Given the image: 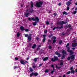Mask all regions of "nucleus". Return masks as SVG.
Wrapping results in <instances>:
<instances>
[{
    "mask_svg": "<svg viewBox=\"0 0 77 77\" xmlns=\"http://www.w3.org/2000/svg\"><path fill=\"white\" fill-rule=\"evenodd\" d=\"M28 20L30 21H31V20H32V21H36L37 23H38L39 21V19H38V17H36L35 18L34 17H32L31 19V18L29 17Z\"/></svg>",
    "mask_w": 77,
    "mask_h": 77,
    "instance_id": "1",
    "label": "nucleus"
},
{
    "mask_svg": "<svg viewBox=\"0 0 77 77\" xmlns=\"http://www.w3.org/2000/svg\"><path fill=\"white\" fill-rule=\"evenodd\" d=\"M42 5H43V2L42 1H40L36 3V6L37 8H41Z\"/></svg>",
    "mask_w": 77,
    "mask_h": 77,
    "instance_id": "2",
    "label": "nucleus"
},
{
    "mask_svg": "<svg viewBox=\"0 0 77 77\" xmlns=\"http://www.w3.org/2000/svg\"><path fill=\"white\" fill-rule=\"evenodd\" d=\"M59 60L58 57L55 55L54 56V58H52L51 59L52 62H55V61H57V60Z\"/></svg>",
    "mask_w": 77,
    "mask_h": 77,
    "instance_id": "3",
    "label": "nucleus"
},
{
    "mask_svg": "<svg viewBox=\"0 0 77 77\" xmlns=\"http://www.w3.org/2000/svg\"><path fill=\"white\" fill-rule=\"evenodd\" d=\"M67 22H64L63 21H61L60 22H59L57 23L58 24H60L61 26H63V24H67Z\"/></svg>",
    "mask_w": 77,
    "mask_h": 77,
    "instance_id": "4",
    "label": "nucleus"
},
{
    "mask_svg": "<svg viewBox=\"0 0 77 77\" xmlns=\"http://www.w3.org/2000/svg\"><path fill=\"white\" fill-rule=\"evenodd\" d=\"M43 42H45V41H46V35H43Z\"/></svg>",
    "mask_w": 77,
    "mask_h": 77,
    "instance_id": "5",
    "label": "nucleus"
},
{
    "mask_svg": "<svg viewBox=\"0 0 77 77\" xmlns=\"http://www.w3.org/2000/svg\"><path fill=\"white\" fill-rule=\"evenodd\" d=\"M63 54L64 55H67V52L65 50H63L62 52Z\"/></svg>",
    "mask_w": 77,
    "mask_h": 77,
    "instance_id": "6",
    "label": "nucleus"
},
{
    "mask_svg": "<svg viewBox=\"0 0 77 77\" xmlns=\"http://www.w3.org/2000/svg\"><path fill=\"white\" fill-rule=\"evenodd\" d=\"M63 54L64 55H67V52L65 50H63L62 52Z\"/></svg>",
    "mask_w": 77,
    "mask_h": 77,
    "instance_id": "7",
    "label": "nucleus"
},
{
    "mask_svg": "<svg viewBox=\"0 0 77 77\" xmlns=\"http://www.w3.org/2000/svg\"><path fill=\"white\" fill-rule=\"evenodd\" d=\"M55 54H56V55H57V56H58L59 57H60V56H61L60 54L59 53V52H58V51H56L55 52Z\"/></svg>",
    "mask_w": 77,
    "mask_h": 77,
    "instance_id": "8",
    "label": "nucleus"
},
{
    "mask_svg": "<svg viewBox=\"0 0 77 77\" xmlns=\"http://www.w3.org/2000/svg\"><path fill=\"white\" fill-rule=\"evenodd\" d=\"M20 63L22 65H25L26 64V62H24L23 60H20Z\"/></svg>",
    "mask_w": 77,
    "mask_h": 77,
    "instance_id": "9",
    "label": "nucleus"
},
{
    "mask_svg": "<svg viewBox=\"0 0 77 77\" xmlns=\"http://www.w3.org/2000/svg\"><path fill=\"white\" fill-rule=\"evenodd\" d=\"M75 55H72V56H70V59L72 60H74L75 59Z\"/></svg>",
    "mask_w": 77,
    "mask_h": 77,
    "instance_id": "10",
    "label": "nucleus"
},
{
    "mask_svg": "<svg viewBox=\"0 0 77 77\" xmlns=\"http://www.w3.org/2000/svg\"><path fill=\"white\" fill-rule=\"evenodd\" d=\"M30 14L29 13H26V12L24 13V15L25 17H28V15Z\"/></svg>",
    "mask_w": 77,
    "mask_h": 77,
    "instance_id": "11",
    "label": "nucleus"
},
{
    "mask_svg": "<svg viewBox=\"0 0 77 77\" xmlns=\"http://www.w3.org/2000/svg\"><path fill=\"white\" fill-rule=\"evenodd\" d=\"M71 2L69 1H68L67 2H66V5L67 6H70V5H71Z\"/></svg>",
    "mask_w": 77,
    "mask_h": 77,
    "instance_id": "12",
    "label": "nucleus"
},
{
    "mask_svg": "<svg viewBox=\"0 0 77 77\" xmlns=\"http://www.w3.org/2000/svg\"><path fill=\"white\" fill-rule=\"evenodd\" d=\"M27 38L29 41H31V40H32V37L30 36H28Z\"/></svg>",
    "mask_w": 77,
    "mask_h": 77,
    "instance_id": "13",
    "label": "nucleus"
},
{
    "mask_svg": "<svg viewBox=\"0 0 77 77\" xmlns=\"http://www.w3.org/2000/svg\"><path fill=\"white\" fill-rule=\"evenodd\" d=\"M36 47V44H34L33 46L32 47V48L33 49H34V48H35Z\"/></svg>",
    "mask_w": 77,
    "mask_h": 77,
    "instance_id": "14",
    "label": "nucleus"
},
{
    "mask_svg": "<svg viewBox=\"0 0 77 77\" xmlns=\"http://www.w3.org/2000/svg\"><path fill=\"white\" fill-rule=\"evenodd\" d=\"M20 29L21 30H24V27L23 26H21L20 27Z\"/></svg>",
    "mask_w": 77,
    "mask_h": 77,
    "instance_id": "15",
    "label": "nucleus"
},
{
    "mask_svg": "<svg viewBox=\"0 0 77 77\" xmlns=\"http://www.w3.org/2000/svg\"><path fill=\"white\" fill-rule=\"evenodd\" d=\"M63 15H68V13L66 11H65L63 12Z\"/></svg>",
    "mask_w": 77,
    "mask_h": 77,
    "instance_id": "16",
    "label": "nucleus"
},
{
    "mask_svg": "<svg viewBox=\"0 0 77 77\" xmlns=\"http://www.w3.org/2000/svg\"><path fill=\"white\" fill-rule=\"evenodd\" d=\"M77 45V43H76L75 44H72V47H75Z\"/></svg>",
    "mask_w": 77,
    "mask_h": 77,
    "instance_id": "17",
    "label": "nucleus"
},
{
    "mask_svg": "<svg viewBox=\"0 0 77 77\" xmlns=\"http://www.w3.org/2000/svg\"><path fill=\"white\" fill-rule=\"evenodd\" d=\"M48 57H47L43 59V61H45V60H48Z\"/></svg>",
    "mask_w": 77,
    "mask_h": 77,
    "instance_id": "18",
    "label": "nucleus"
},
{
    "mask_svg": "<svg viewBox=\"0 0 77 77\" xmlns=\"http://www.w3.org/2000/svg\"><path fill=\"white\" fill-rule=\"evenodd\" d=\"M34 75V72H32V73H31V74H30V75H29V76L30 77H32V76H33V75Z\"/></svg>",
    "mask_w": 77,
    "mask_h": 77,
    "instance_id": "19",
    "label": "nucleus"
},
{
    "mask_svg": "<svg viewBox=\"0 0 77 77\" xmlns=\"http://www.w3.org/2000/svg\"><path fill=\"white\" fill-rule=\"evenodd\" d=\"M69 53H70V56H71V54H73V53H74L72 51V50L70 51V52Z\"/></svg>",
    "mask_w": 77,
    "mask_h": 77,
    "instance_id": "20",
    "label": "nucleus"
},
{
    "mask_svg": "<svg viewBox=\"0 0 77 77\" xmlns=\"http://www.w3.org/2000/svg\"><path fill=\"white\" fill-rule=\"evenodd\" d=\"M51 67L53 68V71H55V69H54V65L52 64L51 65Z\"/></svg>",
    "mask_w": 77,
    "mask_h": 77,
    "instance_id": "21",
    "label": "nucleus"
},
{
    "mask_svg": "<svg viewBox=\"0 0 77 77\" xmlns=\"http://www.w3.org/2000/svg\"><path fill=\"white\" fill-rule=\"evenodd\" d=\"M37 21H35V22H33L32 24H33V26H36V24H37Z\"/></svg>",
    "mask_w": 77,
    "mask_h": 77,
    "instance_id": "22",
    "label": "nucleus"
},
{
    "mask_svg": "<svg viewBox=\"0 0 77 77\" xmlns=\"http://www.w3.org/2000/svg\"><path fill=\"white\" fill-rule=\"evenodd\" d=\"M31 7L32 8H33V2H32V1L31 2Z\"/></svg>",
    "mask_w": 77,
    "mask_h": 77,
    "instance_id": "23",
    "label": "nucleus"
},
{
    "mask_svg": "<svg viewBox=\"0 0 77 77\" xmlns=\"http://www.w3.org/2000/svg\"><path fill=\"white\" fill-rule=\"evenodd\" d=\"M34 75H35V76H38V72H36L34 73Z\"/></svg>",
    "mask_w": 77,
    "mask_h": 77,
    "instance_id": "24",
    "label": "nucleus"
},
{
    "mask_svg": "<svg viewBox=\"0 0 77 77\" xmlns=\"http://www.w3.org/2000/svg\"><path fill=\"white\" fill-rule=\"evenodd\" d=\"M29 69L30 72H33V69L31 67H29Z\"/></svg>",
    "mask_w": 77,
    "mask_h": 77,
    "instance_id": "25",
    "label": "nucleus"
},
{
    "mask_svg": "<svg viewBox=\"0 0 77 77\" xmlns=\"http://www.w3.org/2000/svg\"><path fill=\"white\" fill-rule=\"evenodd\" d=\"M33 9H31L29 12H30V13H31V14H32V13H33Z\"/></svg>",
    "mask_w": 77,
    "mask_h": 77,
    "instance_id": "26",
    "label": "nucleus"
},
{
    "mask_svg": "<svg viewBox=\"0 0 77 77\" xmlns=\"http://www.w3.org/2000/svg\"><path fill=\"white\" fill-rule=\"evenodd\" d=\"M65 55L63 54L62 57H61V59H64V58H65Z\"/></svg>",
    "mask_w": 77,
    "mask_h": 77,
    "instance_id": "27",
    "label": "nucleus"
},
{
    "mask_svg": "<svg viewBox=\"0 0 77 77\" xmlns=\"http://www.w3.org/2000/svg\"><path fill=\"white\" fill-rule=\"evenodd\" d=\"M67 48L68 49L67 51H68V52H69V53L70 51V48L68 47Z\"/></svg>",
    "mask_w": 77,
    "mask_h": 77,
    "instance_id": "28",
    "label": "nucleus"
},
{
    "mask_svg": "<svg viewBox=\"0 0 77 77\" xmlns=\"http://www.w3.org/2000/svg\"><path fill=\"white\" fill-rule=\"evenodd\" d=\"M53 35H54L53 34H51V35H49V36H48V37H49V38H51V37H52Z\"/></svg>",
    "mask_w": 77,
    "mask_h": 77,
    "instance_id": "29",
    "label": "nucleus"
},
{
    "mask_svg": "<svg viewBox=\"0 0 77 77\" xmlns=\"http://www.w3.org/2000/svg\"><path fill=\"white\" fill-rule=\"evenodd\" d=\"M17 37H19L20 36V32H17Z\"/></svg>",
    "mask_w": 77,
    "mask_h": 77,
    "instance_id": "30",
    "label": "nucleus"
},
{
    "mask_svg": "<svg viewBox=\"0 0 77 77\" xmlns=\"http://www.w3.org/2000/svg\"><path fill=\"white\" fill-rule=\"evenodd\" d=\"M62 40H60L58 43V44H59L60 45V44H62Z\"/></svg>",
    "mask_w": 77,
    "mask_h": 77,
    "instance_id": "31",
    "label": "nucleus"
},
{
    "mask_svg": "<svg viewBox=\"0 0 77 77\" xmlns=\"http://www.w3.org/2000/svg\"><path fill=\"white\" fill-rule=\"evenodd\" d=\"M56 42V39H54L53 40L52 44H54V43H55V42Z\"/></svg>",
    "mask_w": 77,
    "mask_h": 77,
    "instance_id": "32",
    "label": "nucleus"
},
{
    "mask_svg": "<svg viewBox=\"0 0 77 77\" xmlns=\"http://www.w3.org/2000/svg\"><path fill=\"white\" fill-rule=\"evenodd\" d=\"M45 72H49V70L48 69H46L45 70Z\"/></svg>",
    "mask_w": 77,
    "mask_h": 77,
    "instance_id": "33",
    "label": "nucleus"
},
{
    "mask_svg": "<svg viewBox=\"0 0 77 77\" xmlns=\"http://www.w3.org/2000/svg\"><path fill=\"white\" fill-rule=\"evenodd\" d=\"M37 60H38V59L37 58H34V61L35 62H37Z\"/></svg>",
    "mask_w": 77,
    "mask_h": 77,
    "instance_id": "34",
    "label": "nucleus"
},
{
    "mask_svg": "<svg viewBox=\"0 0 77 77\" xmlns=\"http://www.w3.org/2000/svg\"><path fill=\"white\" fill-rule=\"evenodd\" d=\"M56 68H57L58 69H60V68H61V67L59 66V67H58L57 66V65L56 66Z\"/></svg>",
    "mask_w": 77,
    "mask_h": 77,
    "instance_id": "35",
    "label": "nucleus"
},
{
    "mask_svg": "<svg viewBox=\"0 0 77 77\" xmlns=\"http://www.w3.org/2000/svg\"><path fill=\"white\" fill-rule=\"evenodd\" d=\"M46 23L47 25H49V24H50V23H49L48 21H46Z\"/></svg>",
    "mask_w": 77,
    "mask_h": 77,
    "instance_id": "36",
    "label": "nucleus"
},
{
    "mask_svg": "<svg viewBox=\"0 0 77 77\" xmlns=\"http://www.w3.org/2000/svg\"><path fill=\"white\" fill-rule=\"evenodd\" d=\"M70 72H72V73H74V72H75V70L74 69H72Z\"/></svg>",
    "mask_w": 77,
    "mask_h": 77,
    "instance_id": "37",
    "label": "nucleus"
},
{
    "mask_svg": "<svg viewBox=\"0 0 77 77\" xmlns=\"http://www.w3.org/2000/svg\"><path fill=\"white\" fill-rule=\"evenodd\" d=\"M70 73H71V71H69L66 72V74H67V75H69Z\"/></svg>",
    "mask_w": 77,
    "mask_h": 77,
    "instance_id": "38",
    "label": "nucleus"
},
{
    "mask_svg": "<svg viewBox=\"0 0 77 77\" xmlns=\"http://www.w3.org/2000/svg\"><path fill=\"white\" fill-rule=\"evenodd\" d=\"M29 36V35L27 34H25V37H27V38H28V36Z\"/></svg>",
    "mask_w": 77,
    "mask_h": 77,
    "instance_id": "39",
    "label": "nucleus"
},
{
    "mask_svg": "<svg viewBox=\"0 0 77 77\" xmlns=\"http://www.w3.org/2000/svg\"><path fill=\"white\" fill-rule=\"evenodd\" d=\"M42 65H43V63H40L39 64V66H38V67L39 68V67L41 66H42Z\"/></svg>",
    "mask_w": 77,
    "mask_h": 77,
    "instance_id": "40",
    "label": "nucleus"
},
{
    "mask_svg": "<svg viewBox=\"0 0 77 77\" xmlns=\"http://www.w3.org/2000/svg\"><path fill=\"white\" fill-rule=\"evenodd\" d=\"M52 39H56V37L54 36L52 37Z\"/></svg>",
    "mask_w": 77,
    "mask_h": 77,
    "instance_id": "41",
    "label": "nucleus"
},
{
    "mask_svg": "<svg viewBox=\"0 0 77 77\" xmlns=\"http://www.w3.org/2000/svg\"><path fill=\"white\" fill-rule=\"evenodd\" d=\"M63 65V62H61L60 63V65L61 66H62Z\"/></svg>",
    "mask_w": 77,
    "mask_h": 77,
    "instance_id": "42",
    "label": "nucleus"
},
{
    "mask_svg": "<svg viewBox=\"0 0 77 77\" xmlns=\"http://www.w3.org/2000/svg\"><path fill=\"white\" fill-rule=\"evenodd\" d=\"M49 48L50 50H51L52 48V47H51V46L49 45Z\"/></svg>",
    "mask_w": 77,
    "mask_h": 77,
    "instance_id": "43",
    "label": "nucleus"
},
{
    "mask_svg": "<svg viewBox=\"0 0 77 77\" xmlns=\"http://www.w3.org/2000/svg\"><path fill=\"white\" fill-rule=\"evenodd\" d=\"M70 59H71V57H69L67 58L68 60H70Z\"/></svg>",
    "mask_w": 77,
    "mask_h": 77,
    "instance_id": "44",
    "label": "nucleus"
},
{
    "mask_svg": "<svg viewBox=\"0 0 77 77\" xmlns=\"http://www.w3.org/2000/svg\"><path fill=\"white\" fill-rule=\"evenodd\" d=\"M69 43H68L67 44V45H66V47H68L69 46Z\"/></svg>",
    "mask_w": 77,
    "mask_h": 77,
    "instance_id": "45",
    "label": "nucleus"
},
{
    "mask_svg": "<svg viewBox=\"0 0 77 77\" xmlns=\"http://www.w3.org/2000/svg\"><path fill=\"white\" fill-rule=\"evenodd\" d=\"M25 32H27L29 31V29H25Z\"/></svg>",
    "mask_w": 77,
    "mask_h": 77,
    "instance_id": "46",
    "label": "nucleus"
},
{
    "mask_svg": "<svg viewBox=\"0 0 77 77\" xmlns=\"http://www.w3.org/2000/svg\"><path fill=\"white\" fill-rule=\"evenodd\" d=\"M44 33H47V30H45L44 31Z\"/></svg>",
    "mask_w": 77,
    "mask_h": 77,
    "instance_id": "47",
    "label": "nucleus"
},
{
    "mask_svg": "<svg viewBox=\"0 0 77 77\" xmlns=\"http://www.w3.org/2000/svg\"><path fill=\"white\" fill-rule=\"evenodd\" d=\"M38 50H41V48H39L38 47L36 49L37 51H38Z\"/></svg>",
    "mask_w": 77,
    "mask_h": 77,
    "instance_id": "48",
    "label": "nucleus"
},
{
    "mask_svg": "<svg viewBox=\"0 0 77 77\" xmlns=\"http://www.w3.org/2000/svg\"><path fill=\"white\" fill-rule=\"evenodd\" d=\"M69 6H68L67 7V11H69Z\"/></svg>",
    "mask_w": 77,
    "mask_h": 77,
    "instance_id": "49",
    "label": "nucleus"
},
{
    "mask_svg": "<svg viewBox=\"0 0 77 77\" xmlns=\"http://www.w3.org/2000/svg\"><path fill=\"white\" fill-rule=\"evenodd\" d=\"M65 34V33L64 32H63L62 33V35H63V36H64Z\"/></svg>",
    "mask_w": 77,
    "mask_h": 77,
    "instance_id": "50",
    "label": "nucleus"
},
{
    "mask_svg": "<svg viewBox=\"0 0 77 77\" xmlns=\"http://www.w3.org/2000/svg\"><path fill=\"white\" fill-rule=\"evenodd\" d=\"M63 27V26H61V27H59V29H62Z\"/></svg>",
    "mask_w": 77,
    "mask_h": 77,
    "instance_id": "51",
    "label": "nucleus"
},
{
    "mask_svg": "<svg viewBox=\"0 0 77 77\" xmlns=\"http://www.w3.org/2000/svg\"><path fill=\"white\" fill-rule=\"evenodd\" d=\"M54 16H55V17H56V16L57 15V13H54Z\"/></svg>",
    "mask_w": 77,
    "mask_h": 77,
    "instance_id": "52",
    "label": "nucleus"
},
{
    "mask_svg": "<svg viewBox=\"0 0 77 77\" xmlns=\"http://www.w3.org/2000/svg\"><path fill=\"white\" fill-rule=\"evenodd\" d=\"M14 69H16V68H18V66H14Z\"/></svg>",
    "mask_w": 77,
    "mask_h": 77,
    "instance_id": "53",
    "label": "nucleus"
},
{
    "mask_svg": "<svg viewBox=\"0 0 77 77\" xmlns=\"http://www.w3.org/2000/svg\"><path fill=\"white\" fill-rule=\"evenodd\" d=\"M77 13V11H75L73 12V14H75Z\"/></svg>",
    "mask_w": 77,
    "mask_h": 77,
    "instance_id": "54",
    "label": "nucleus"
},
{
    "mask_svg": "<svg viewBox=\"0 0 77 77\" xmlns=\"http://www.w3.org/2000/svg\"><path fill=\"white\" fill-rule=\"evenodd\" d=\"M67 27H69V28L70 27H71V24H69V25H68Z\"/></svg>",
    "mask_w": 77,
    "mask_h": 77,
    "instance_id": "55",
    "label": "nucleus"
},
{
    "mask_svg": "<svg viewBox=\"0 0 77 77\" xmlns=\"http://www.w3.org/2000/svg\"><path fill=\"white\" fill-rule=\"evenodd\" d=\"M72 69H73V66L71 67L70 68V70H72Z\"/></svg>",
    "mask_w": 77,
    "mask_h": 77,
    "instance_id": "56",
    "label": "nucleus"
},
{
    "mask_svg": "<svg viewBox=\"0 0 77 77\" xmlns=\"http://www.w3.org/2000/svg\"><path fill=\"white\" fill-rule=\"evenodd\" d=\"M32 46V44L31 43H29V47H30Z\"/></svg>",
    "mask_w": 77,
    "mask_h": 77,
    "instance_id": "57",
    "label": "nucleus"
},
{
    "mask_svg": "<svg viewBox=\"0 0 77 77\" xmlns=\"http://www.w3.org/2000/svg\"><path fill=\"white\" fill-rule=\"evenodd\" d=\"M15 60H18V58L17 57H15Z\"/></svg>",
    "mask_w": 77,
    "mask_h": 77,
    "instance_id": "58",
    "label": "nucleus"
},
{
    "mask_svg": "<svg viewBox=\"0 0 77 77\" xmlns=\"http://www.w3.org/2000/svg\"><path fill=\"white\" fill-rule=\"evenodd\" d=\"M54 71H53V70H52L51 72V74H53V73H54Z\"/></svg>",
    "mask_w": 77,
    "mask_h": 77,
    "instance_id": "59",
    "label": "nucleus"
},
{
    "mask_svg": "<svg viewBox=\"0 0 77 77\" xmlns=\"http://www.w3.org/2000/svg\"><path fill=\"white\" fill-rule=\"evenodd\" d=\"M36 40H38L39 39V38H38V37H37L36 38Z\"/></svg>",
    "mask_w": 77,
    "mask_h": 77,
    "instance_id": "60",
    "label": "nucleus"
},
{
    "mask_svg": "<svg viewBox=\"0 0 77 77\" xmlns=\"http://www.w3.org/2000/svg\"><path fill=\"white\" fill-rule=\"evenodd\" d=\"M32 67L34 68H36V66H32Z\"/></svg>",
    "mask_w": 77,
    "mask_h": 77,
    "instance_id": "61",
    "label": "nucleus"
},
{
    "mask_svg": "<svg viewBox=\"0 0 77 77\" xmlns=\"http://www.w3.org/2000/svg\"><path fill=\"white\" fill-rule=\"evenodd\" d=\"M41 47V45H38V47L39 48V47Z\"/></svg>",
    "mask_w": 77,
    "mask_h": 77,
    "instance_id": "62",
    "label": "nucleus"
},
{
    "mask_svg": "<svg viewBox=\"0 0 77 77\" xmlns=\"http://www.w3.org/2000/svg\"><path fill=\"white\" fill-rule=\"evenodd\" d=\"M56 29V27H54L53 29V30H55V29Z\"/></svg>",
    "mask_w": 77,
    "mask_h": 77,
    "instance_id": "63",
    "label": "nucleus"
},
{
    "mask_svg": "<svg viewBox=\"0 0 77 77\" xmlns=\"http://www.w3.org/2000/svg\"><path fill=\"white\" fill-rule=\"evenodd\" d=\"M61 3H59V4H58V5H59V6H61Z\"/></svg>",
    "mask_w": 77,
    "mask_h": 77,
    "instance_id": "64",
    "label": "nucleus"
}]
</instances>
